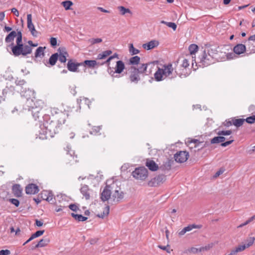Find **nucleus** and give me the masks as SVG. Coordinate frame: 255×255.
<instances>
[{
    "mask_svg": "<svg viewBox=\"0 0 255 255\" xmlns=\"http://www.w3.org/2000/svg\"><path fill=\"white\" fill-rule=\"evenodd\" d=\"M154 76L156 81H161L167 77L171 79L176 78V72H174L172 64L169 63L163 65L161 68L158 67Z\"/></svg>",
    "mask_w": 255,
    "mask_h": 255,
    "instance_id": "obj_1",
    "label": "nucleus"
},
{
    "mask_svg": "<svg viewBox=\"0 0 255 255\" xmlns=\"http://www.w3.org/2000/svg\"><path fill=\"white\" fill-rule=\"evenodd\" d=\"M11 50V54L17 57L20 55L25 56L32 53V49L28 45L15 44L13 42L11 43L7 46Z\"/></svg>",
    "mask_w": 255,
    "mask_h": 255,
    "instance_id": "obj_2",
    "label": "nucleus"
},
{
    "mask_svg": "<svg viewBox=\"0 0 255 255\" xmlns=\"http://www.w3.org/2000/svg\"><path fill=\"white\" fill-rule=\"evenodd\" d=\"M43 127L44 128L45 134L46 137L48 136L53 137L54 135L58 133L61 128L53 120L46 121L43 123Z\"/></svg>",
    "mask_w": 255,
    "mask_h": 255,
    "instance_id": "obj_3",
    "label": "nucleus"
},
{
    "mask_svg": "<svg viewBox=\"0 0 255 255\" xmlns=\"http://www.w3.org/2000/svg\"><path fill=\"white\" fill-rule=\"evenodd\" d=\"M215 51L216 50L212 48L204 49L200 57L199 63L204 67L208 66L213 63L214 54H216Z\"/></svg>",
    "mask_w": 255,
    "mask_h": 255,
    "instance_id": "obj_4",
    "label": "nucleus"
},
{
    "mask_svg": "<svg viewBox=\"0 0 255 255\" xmlns=\"http://www.w3.org/2000/svg\"><path fill=\"white\" fill-rule=\"evenodd\" d=\"M38 104V106L35 107L31 111L32 115L35 121L41 123L42 120L43 119V113L42 111V109L43 106V102L42 101H38L37 102Z\"/></svg>",
    "mask_w": 255,
    "mask_h": 255,
    "instance_id": "obj_5",
    "label": "nucleus"
},
{
    "mask_svg": "<svg viewBox=\"0 0 255 255\" xmlns=\"http://www.w3.org/2000/svg\"><path fill=\"white\" fill-rule=\"evenodd\" d=\"M132 175L136 179L144 180L148 176V170L144 167L136 168L132 171Z\"/></svg>",
    "mask_w": 255,
    "mask_h": 255,
    "instance_id": "obj_6",
    "label": "nucleus"
},
{
    "mask_svg": "<svg viewBox=\"0 0 255 255\" xmlns=\"http://www.w3.org/2000/svg\"><path fill=\"white\" fill-rule=\"evenodd\" d=\"M129 79L131 83H134L135 84L138 83V82L140 80V78L139 76V73L136 70V67L132 66L129 69Z\"/></svg>",
    "mask_w": 255,
    "mask_h": 255,
    "instance_id": "obj_7",
    "label": "nucleus"
},
{
    "mask_svg": "<svg viewBox=\"0 0 255 255\" xmlns=\"http://www.w3.org/2000/svg\"><path fill=\"white\" fill-rule=\"evenodd\" d=\"M226 140V138L223 136L219 135L213 137L211 140V144L219 143H221V145L222 147H226L230 144L232 143L234 141V139H231L226 142H224Z\"/></svg>",
    "mask_w": 255,
    "mask_h": 255,
    "instance_id": "obj_8",
    "label": "nucleus"
},
{
    "mask_svg": "<svg viewBox=\"0 0 255 255\" xmlns=\"http://www.w3.org/2000/svg\"><path fill=\"white\" fill-rule=\"evenodd\" d=\"M125 68V65L124 63L121 61L119 60L118 61L116 62V65L115 67V71H114L113 70L111 69V68L110 67L108 68V72L109 74L112 76V77H117V76H115L114 75L115 73L117 74H121L124 69Z\"/></svg>",
    "mask_w": 255,
    "mask_h": 255,
    "instance_id": "obj_9",
    "label": "nucleus"
},
{
    "mask_svg": "<svg viewBox=\"0 0 255 255\" xmlns=\"http://www.w3.org/2000/svg\"><path fill=\"white\" fill-rule=\"evenodd\" d=\"M166 179V176L164 175H159L152 178L148 182V185L150 187H156L160 184L162 183Z\"/></svg>",
    "mask_w": 255,
    "mask_h": 255,
    "instance_id": "obj_10",
    "label": "nucleus"
},
{
    "mask_svg": "<svg viewBox=\"0 0 255 255\" xmlns=\"http://www.w3.org/2000/svg\"><path fill=\"white\" fill-rule=\"evenodd\" d=\"M189 153L186 151H180L174 155L175 160L179 163L185 162L188 158Z\"/></svg>",
    "mask_w": 255,
    "mask_h": 255,
    "instance_id": "obj_11",
    "label": "nucleus"
},
{
    "mask_svg": "<svg viewBox=\"0 0 255 255\" xmlns=\"http://www.w3.org/2000/svg\"><path fill=\"white\" fill-rule=\"evenodd\" d=\"M112 185H106L101 194V199L103 202L108 201L112 196Z\"/></svg>",
    "mask_w": 255,
    "mask_h": 255,
    "instance_id": "obj_12",
    "label": "nucleus"
},
{
    "mask_svg": "<svg viewBox=\"0 0 255 255\" xmlns=\"http://www.w3.org/2000/svg\"><path fill=\"white\" fill-rule=\"evenodd\" d=\"M118 189H116L115 190L111 198L115 203H119L124 198V192L123 191H120V188H118Z\"/></svg>",
    "mask_w": 255,
    "mask_h": 255,
    "instance_id": "obj_13",
    "label": "nucleus"
},
{
    "mask_svg": "<svg viewBox=\"0 0 255 255\" xmlns=\"http://www.w3.org/2000/svg\"><path fill=\"white\" fill-rule=\"evenodd\" d=\"M27 27L30 31L31 34L34 37L37 36L38 32L35 30L34 25L32 22V15L31 14H28L27 15Z\"/></svg>",
    "mask_w": 255,
    "mask_h": 255,
    "instance_id": "obj_14",
    "label": "nucleus"
},
{
    "mask_svg": "<svg viewBox=\"0 0 255 255\" xmlns=\"http://www.w3.org/2000/svg\"><path fill=\"white\" fill-rule=\"evenodd\" d=\"M67 118V115L64 112H59V115H56L54 117L53 120L57 122V124L61 127L66 121Z\"/></svg>",
    "mask_w": 255,
    "mask_h": 255,
    "instance_id": "obj_15",
    "label": "nucleus"
},
{
    "mask_svg": "<svg viewBox=\"0 0 255 255\" xmlns=\"http://www.w3.org/2000/svg\"><path fill=\"white\" fill-rule=\"evenodd\" d=\"M20 93L21 96L26 98V99L34 98V91L29 88L27 89L26 87L23 89H20Z\"/></svg>",
    "mask_w": 255,
    "mask_h": 255,
    "instance_id": "obj_16",
    "label": "nucleus"
},
{
    "mask_svg": "<svg viewBox=\"0 0 255 255\" xmlns=\"http://www.w3.org/2000/svg\"><path fill=\"white\" fill-rule=\"evenodd\" d=\"M81 62L78 63L74 62L73 59H69L68 61L67 67L69 71L71 72H77L78 67L82 66Z\"/></svg>",
    "mask_w": 255,
    "mask_h": 255,
    "instance_id": "obj_17",
    "label": "nucleus"
},
{
    "mask_svg": "<svg viewBox=\"0 0 255 255\" xmlns=\"http://www.w3.org/2000/svg\"><path fill=\"white\" fill-rule=\"evenodd\" d=\"M38 191V186L33 183L29 184L25 187V192L27 194H35L37 193Z\"/></svg>",
    "mask_w": 255,
    "mask_h": 255,
    "instance_id": "obj_18",
    "label": "nucleus"
},
{
    "mask_svg": "<svg viewBox=\"0 0 255 255\" xmlns=\"http://www.w3.org/2000/svg\"><path fill=\"white\" fill-rule=\"evenodd\" d=\"M149 65L154 66V63L142 64L138 67H136V70H137V72H138V73H139L140 75H148L150 73V72H149L148 73H147V66Z\"/></svg>",
    "mask_w": 255,
    "mask_h": 255,
    "instance_id": "obj_19",
    "label": "nucleus"
},
{
    "mask_svg": "<svg viewBox=\"0 0 255 255\" xmlns=\"http://www.w3.org/2000/svg\"><path fill=\"white\" fill-rule=\"evenodd\" d=\"M80 192L86 200H89L90 198V193L91 190L87 185H82L80 189Z\"/></svg>",
    "mask_w": 255,
    "mask_h": 255,
    "instance_id": "obj_20",
    "label": "nucleus"
},
{
    "mask_svg": "<svg viewBox=\"0 0 255 255\" xmlns=\"http://www.w3.org/2000/svg\"><path fill=\"white\" fill-rule=\"evenodd\" d=\"M59 52L58 59L61 63H65L67 60V57L68 56L67 52L64 48H59L58 50Z\"/></svg>",
    "mask_w": 255,
    "mask_h": 255,
    "instance_id": "obj_21",
    "label": "nucleus"
},
{
    "mask_svg": "<svg viewBox=\"0 0 255 255\" xmlns=\"http://www.w3.org/2000/svg\"><path fill=\"white\" fill-rule=\"evenodd\" d=\"M233 50L235 54L240 55L246 51V47L243 44H238L234 47Z\"/></svg>",
    "mask_w": 255,
    "mask_h": 255,
    "instance_id": "obj_22",
    "label": "nucleus"
},
{
    "mask_svg": "<svg viewBox=\"0 0 255 255\" xmlns=\"http://www.w3.org/2000/svg\"><path fill=\"white\" fill-rule=\"evenodd\" d=\"M58 57L59 54L58 53H55L52 54V55L50 57L48 61L46 64H45V65L47 67H49L48 64H49L51 66L55 65L58 59Z\"/></svg>",
    "mask_w": 255,
    "mask_h": 255,
    "instance_id": "obj_23",
    "label": "nucleus"
},
{
    "mask_svg": "<svg viewBox=\"0 0 255 255\" xmlns=\"http://www.w3.org/2000/svg\"><path fill=\"white\" fill-rule=\"evenodd\" d=\"M12 193L16 197H20L22 196V189L19 184H14L12 188Z\"/></svg>",
    "mask_w": 255,
    "mask_h": 255,
    "instance_id": "obj_24",
    "label": "nucleus"
},
{
    "mask_svg": "<svg viewBox=\"0 0 255 255\" xmlns=\"http://www.w3.org/2000/svg\"><path fill=\"white\" fill-rule=\"evenodd\" d=\"M145 165L152 171H155L158 169V165L152 160H147Z\"/></svg>",
    "mask_w": 255,
    "mask_h": 255,
    "instance_id": "obj_25",
    "label": "nucleus"
},
{
    "mask_svg": "<svg viewBox=\"0 0 255 255\" xmlns=\"http://www.w3.org/2000/svg\"><path fill=\"white\" fill-rule=\"evenodd\" d=\"M158 42L156 40H151L148 43L143 44L142 47L146 50H150L158 45Z\"/></svg>",
    "mask_w": 255,
    "mask_h": 255,
    "instance_id": "obj_26",
    "label": "nucleus"
},
{
    "mask_svg": "<svg viewBox=\"0 0 255 255\" xmlns=\"http://www.w3.org/2000/svg\"><path fill=\"white\" fill-rule=\"evenodd\" d=\"M26 99L25 105L24 107V109L25 110H28V111L32 110L35 108L34 105H35V103L32 99Z\"/></svg>",
    "mask_w": 255,
    "mask_h": 255,
    "instance_id": "obj_27",
    "label": "nucleus"
},
{
    "mask_svg": "<svg viewBox=\"0 0 255 255\" xmlns=\"http://www.w3.org/2000/svg\"><path fill=\"white\" fill-rule=\"evenodd\" d=\"M82 66H87L89 68H94L97 65H99L100 63L97 62L95 60H86L84 62H81Z\"/></svg>",
    "mask_w": 255,
    "mask_h": 255,
    "instance_id": "obj_28",
    "label": "nucleus"
},
{
    "mask_svg": "<svg viewBox=\"0 0 255 255\" xmlns=\"http://www.w3.org/2000/svg\"><path fill=\"white\" fill-rule=\"evenodd\" d=\"M50 242V239L48 238H44L40 240L39 242L35 245V246L32 248H42L46 246L48 243Z\"/></svg>",
    "mask_w": 255,
    "mask_h": 255,
    "instance_id": "obj_29",
    "label": "nucleus"
},
{
    "mask_svg": "<svg viewBox=\"0 0 255 255\" xmlns=\"http://www.w3.org/2000/svg\"><path fill=\"white\" fill-rule=\"evenodd\" d=\"M175 72H176V77L177 76H178L180 78H185L188 76L189 73L187 71V69L185 68H182V69H175Z\"/></svg>",
    "mask_w": 255,
    "mask_h": 255,
    "instance_id": "obj_30",
    "label": "nucleus"
},
{
    "mask_svg": "<svg viewBox=\"0 0 255 255\" xmlns=\"http://www.w3.org/2000/svg\"><path fill=\"white\" fill-rule=\"evenodd\" d=\"M112 53V50H108L103 51L102 53H99L97 55V59L101 60L106 59L108 56H110Z\"/></svg>",
    "mask_w": 255,
    "mask_h": 255,
    "instance_id": "obj_31",
    "label": "nucleus"
},
{
    "mask_svg": "<svg viewBox=\"0 0 255 255\" xmlns=\"http://www.w3.org/2000/svg\"><path fill=\"white\" fill-rule=\"evenodd\" d=\"M45 47H39L36 50V51L34 54V56L35 58H42L44 56V49Z\"/></svg>",
    "mask_w": 255,
    "mask_h": 255,
    "instance_id": "obj_32",
    "label": "nucleus"
},
{
    "mask_svg": "<svg viewBox=\"0 0 255 255\" xmlns=\"http://www.w3.org/2000/svg\"><path fill=\"white\" fill-rule=\"evenodd\" d=\"M16 36V32L15 31H12L10 32L5 37V41L6 43L12 42L14 37Z\"/></svg>",
    "mask_w": 255,
    "mask_h": 255,
    "instance_id": "obj_33",
    "label": "nucleus"
},
{
    "mask_svg": "<svg viewBox=\"0 0 255 255\" xmlns=\"http://www.w3.org/2000/svg\"><path fill=\"white\" fill-rule=\"evenodd\" d=\"M233 125L237 127H240L242 126L245 122V119H232Z\"/></svg>",
    "mask_w": 255,
    "mask_h": 255,
    "instance_id": "obj_34",
    "label": "nucleus"
},
{
    "mask_svg": "<svg viewBox=\"0 0 255 255\" xmlns=\"http://www.w3.org/2000/svg\"><path fill=\"white\" fill-rule=\"evenodd\" d=\"M140 57L138 56H135L129 59V64L132 65H137L140 62Z\"/></svg>",
    "mask_w": 255,
    "mask_h": 255,
    "instance_id": "obj_35",
    "label": "nucleus"
},
{
    "mask_svg": "<svg viewBox=\"0 0 255 255\" xmlns=\"http://www.w3.org/2000/svg\"><path fill=\"white\" fill-rule=\"evenodd\" d=\"M71 216L78 221H85L87 220L88 218L83 216L82 215L75 214L71 213Z\"/></svg>",
    "mask_w": 255,
    "mask_h": 255,
    "instance_id": "obj_36",
    "label": "nucleus"
},
{
    "mask_svg": "<svg viewBox=\"0 0 255 255\" xmlns=\"http://www.w3.org/2000/svg\"><path fill=\"white\" fill-rule=\"evenodd\" d=\"M109 211H110V207L109 206H107L104 210L103 211L102 213L101 214H98L97 216V217L101 218H104L105 216H108L109 214Z\"/></svg>",
    "mask_w": 255,
    "mask_h": 255,
    "instance_id": "obj_37",
    "label": "nucleus"
},
{
    "mask_svg": "<svg viewBox=\"0 0 255 255\" xmlns=\"http://www.w3.org/2000/svg\"><path fill=\"white\" fill-rule=\"evenodd\" d=\"M189 50L191 55L195 54L198 49V47L196 44H192L189 46Z\"/></svg>",
    "mask_w": 255,
    "mask_h": 255,
    "instance_id": "obj_38",
    "label": "nucleus"
},
{
    "mask_svg": "<svg viewBox=\"0 0 255 255\" xmlns=\"http://www.w3.org/2000/svg\"><path fill=\"white\" fill-rule=\"evenodd\" d=\"M118 9L120 11L122 15H124L126 13H131V12L129 8H127L123 6H120L118 7Z\"/></svg>",
    "mask_w": 255,
    "mask_h": 255,
    "instance_id": "obj_39",
    "label": "nucleus"
},
{
    "mask_svg": "<svg viewBox=\"0 0 255 255\" xmlns=\"http://www.w3.org/2000/svg\"><path fill=\"white\" fill-rule=\"evenodd\" d=\"M62 4L66 10L71 9V6L73 5V2L70 0H66L62 2Z\"/></svg>",
    "mask_w": 255,
    "mask_h": 255,
    "instance_id": "obj_40",
    "label": "nucleus"
},
{
    "mask_svg": "<svg viewBox=\"0 0 255 255\" xmlns=\"http://www.w3.org/2000/svg\"><path fill=\"white\" fill-rule=\"evenodd\" d=\"M201 227V225H196L194 224H192L185 227L184 229H185L186 232H187L191 231L193 229H200Z\"/></svg>",
    "mask_w": 255,
    "mask_h": 255,
    "instance_id": "obj_41",
    "label": "nucleus"
},
{
    "mask_svg": "<svg viewBox=\"0 0 255 255\" xmlns=\"http://www.w3.org/2000/svg\"><path fill=\"white\" fill-rule=\"evenodd\" d=\"M129 51L131 54V55H135L138 54L139 52V51L135 48L133 47V45L132 44H130L129 46Z\"/></svg>",
    "mask_w": 255,
    "mask_h": 255,
    "instance_id": "obj_42",
    "label": "nucleus"
},
{
    "mask_svg": "<svg viewBox=\"0 0 255 255\" xmlns=\"http://www.w3.org/2000/svg\"><path fill=\"white\" fill-rule=\"evenodd\" d=\"M232 133V130H219L217 132V134L218 135H229L231 134Z\"/></svg>",
    "mask_w": 255,
    "mask_h": 255,
    "instance_id": "obj_43",
    "label": "nucleus"
},
{
    "mask_svg": "<svg viewBox=\"0 0 255 255\" xmlns=\"http://www.w3.org/2000/svg\"><path fill=\"white\" fill-rule=\"evenodd\" d=\"M9 93V89L7 87H6L5 89L2 90V96H0V103L2 101L4 100V97L6 95Z\"/></svg>",
    "mask_w": 255,
    "mask_h": 255,
    "instance_id": "obj_44",
    "label": "nucleus"
},
{
    "mask_svg": "<svg viewBox=\"0 0 255 255\" xmlns=\"http://www.w3.org/2000/svg\"><path fill=\"white\" fill-rule=\"evenodd\" d=\"M101 129V128L100 126H95L92 128V130L90 131V133L91 134H96L100 132Z\"/></svg>",
    "mask_w": 255,
    "mask_h": 255,
    "instance_id": "obj_45",
    "label": "nucleus"
},
{
    "mask_svg": "<svg viewBox=\"0 0 255 255\" xmlns=\"http://www.w3.org/2000/svg\"><path fill=\"white\" fill-rule=\"evenodd\" d=\"M49 194H50V191L43 190L40 193L41 198L43 200H46L47 197H48L47 196Z\"/></svg>",
    "mask_w": 255,
    "mask_h": 255,
    "instance_id": "obj_46",
    "label": "nucleus"
},
{
    "mask_svg": "<svg viewBox=\"0 0 255 255\" xmlns=\"http://www.w3.org/2000/svg\"><path fill=\"white\" fill-rule=\"evenodd\" d=\"M198 252H200L199 249H197V248H196L194 247H192L191 248H189L185 252V253H191V254H197Z\"/></svg>",
    "mask_w": 255,
    "mask_h": 255,
    "instance_id": "obj_47",
    "label": "nucleus"
},
{
    "mask_svg": "<svg viewBox=\"0 0 255 255\" xmlns=\"http://www.w3.org/2000/svg\"><path fill=\"white\" fill-rule=\"evenodd\" d=\"M246 122L248 124H253L255 123V115H253L248 117L245 119V122Z\"/></svg>",
    "mask_w": 255,
    "mask_h": 255,
    "instance_id": "obj_48",
    "label": "nucleus"
},
{
    "mask_svg": "<svg viewBox=\"0 0 255 255\" xmlns=\"http://www.w3.org/2000/svg\"><path fill=\"white\" fill-rule=\"evenodd\" d=\"M255 240V237H250L247 240V244L246 245V246H247V248H248L252 246Z\"/></svg>",
    "mask_w": 255,
    "mask_h": 255,
    "instance_id": "obj_49",
    "label": "nucleus"
},
{
    "mask_svg": "<svg viewBox=\"0 0 255 255\" xmlns=\"http://www.w3.org/2000/svg\"><path fill=\"white\" fill-rule=\"evenodd\" d=\"M102 41V39L100 38H91L89 40V42L91 43V44H95L96 43H100Z\"/></svg>",
    "mask_w": 255,
    "mask_h": 255,
    "instance_id": "obj_50",
    "label": "nucleus"
},
{
    "mask_svg": "<svg viewBox=\"0 0 255 255\" xmlns=\"http://www.w3.org/2000/svg\"><path fill=\"white\" fill-rule=\"evenodd\" d=\"M26 82L24 80H16L15 81V84L17 86H19L20 87V89H23L24 88L23 87V85L25 84Z\"/></svg>",
    "mask_w": 255,
    "mask_h": 255,
    "instance_id": "obj_51",
    "label": "nucleus"
},
{
    "mask_svg": "<svg viewBox=\"0 0 255 255\" xmlns=\"http://www.w3.org/2000/svg\"><path fill=\"white\" fill-rule=\"evenodd\" d=\"M44 233V230L37 231L31 235L32 238H33L34 239L42 235Z\"/></svg>",
    "mask_w": 255,
    "mask_h": 255,
    "instance_id": "obj_52",
    "label": "nucleus"
},
{
    "mask_svg": "<svg viewBox=\"0 0 255 255\" xmlns=\"http://www.w3.org/2000/svg\"><path fill=\"white\" fill-rule=\"evenodd\" d=\"M59 112H62V111L58 110L57 108H53L51 110V113L53 117V119H54V117L57 115H59Z\"/></svg>",
    "mask_w": 255,
    "mask_h": 255,
    "instance_id": "obj_53",
    "label": "nucleus"
},
{
    "mask_svg": "<svg viewBox=\"0 0 255 255\" xmlns=\"http://www.w3.org/2000/svg\"><path fill=\"white\" fill-rule=\"evenodd\" d=\"M255 219V215H254V216H252V217H251L246 222H245L243 224H241L238 227V228H242V227H244V226L248 224L249 223H250V222H251L252 221H253Z\"/></svg>",
    "mask_w": 255,
    "mask_h": 255,
    "instance_id": "obj_54",
    "label": "nucleus"
},
{
    "mask_svg": "<svg viewBox=\"0 0 255 255\" xmlns=\"http://www.w3.org/2000/svg\"><path fill=\"white\" fill-rule=\"evenodd\" d=\"M9 201L11 204L14 205L16 207H18L19 205V201L16 199H9Z\"/></svg>",
    "mask_w": 255,
    "mask_h": 255,
    "instance_id": "obj_55",
    "label": "nucleus"
},
{
    "mask_svg": "<svg viewBox=\"0 0 255 255\" xmlns=\"http://www.w3.org/2000/svg\"><path fill=\"white\" fill-rule=\"evenodd\" d=\"M189 63L188 60L186 59H184L183 60L182 65H181V67L182 68L186 69V68L188 67L189 66Z\"/></svg>",
    "mask_w": 255,
    "mask_h": 255,
    "instance_id": "obj_56",
    "label": "nucleus"
},
{
    "mask_svg": "<svg viewBox=\"0 0 255 255\" xmlns=\"http://www.w3.org/2000/svg\"><path fill=\"white\" fill-rule=\"evenodd\" d=\"M158 247L160 249L166 251L168 253H170L171 252V250H170V248H169L168 245H167V246H162L161 245H159V246H158Z\"/></svg>",
    "mask_w": 255,
    "mask_h": 255,
    "instance_id": "obj_57",
    "label": "nucleus"
},
{
    "mask_svg": "<svg viewBox=\"0 0 255 255\" xmlns=\"http://www.w3.org/2000/svg\"><path fill=\"white\" fill-rule=\"evenodd\" d=\"M167 26L172 28L174 30H175L177 28L176 24L174 22H168V23H167Z\"/></svg>",
    "mask_w": 255,
    "mask_h": 255,
    "instance_id": "obj_58",
    "label": "nucleus"
},
{
    "mask_svg": "<svg viewBox=\"0 0 255 255\" xmlns=\"http://www.w3.org/2000/svg\"><path fill=\"white\" fill-rule=\"evenodd\" d=\"M47 196L48 197L46 201L49 202H51V203L54 202L53 194H52L51 191H50V194H49Z\"/></svg>",
    "mask_w": 255,
    "mask_h": 255,
    "instance_id": "obj_59",
    "label": "nucleus"
},
{
    "mask_svg": "<svg viewBox=\"0 0 255 255\" xmlns=\"http://www.w3.org/2000/svg\"><path fill=\"white\" fill-rule=\"evenodd\" d=\"M247 248L246 245H240L238 247L236 248L238 252L243 251Z\"/></svg>",
    "mask_w": 255,
    "mask_h": 255,
    "instance_id": "obj_60",
    "label": "nucleus"
},
{
    "mask_svg": "<svg viewBox=\"0 0 255 255\" xmlns=\"http://www.w3.org/2000/svg\"><path fill=\"white\" fill-rule=\"evenodd\" d=\"M57 39L54 37H51L50 38V42L52 46L54 47L57 45Z\"/></svg>",
    "mask_w": 255,
    "mask_h": 255,
    "instance_id": "obj_61",
    "label": "nucleus"
},
{
    "mask_svg": "<svg viewBox=\"0 0 255 255\" xmlns=\"http://www.w3.org/2000/svg\"><path fill=\"white\" fill-rule=\"evenodd\" d=\"M10 252L8 250H1L0 251V255H9Z\"/></svg>",
    "mask_w": 255,
    "mask_h": 255,
    "instance_id": "obj_62",
    "label": "nucleus"
},
{
    "mask_svg": "<svg viewBox=\"0 0 255 255\" xmlns=\"http://www.w3.org/2000/svg\"><path fill=\"white\" fill-rule=\"evenodd\" d=\"M212 247V245H208L207 246H205L204 247H201L199 248V252H202L203 251H207L209 250Z\"/></svg>",
    "mask_w": 255,
    "mask_h": 255,
    "instance_id": "obj_63",
    "label": "nucleus"
},
{
    "mask_svg": "<svg viewBox=\"0 0 255 255\" xmlns=\"http://www.w3.org/2000/svg\"><path fill=\"white\" fill-rule=\"evenodd\" d=\"M69 208L73 211H76L78 209V207L76 205L73 204H70L69 206Z\"/></svg>",
    "mask_w": 255,
    "mask_h": 255,
    "instance_id": "obj_64",
    "label": "nucleus"
}]
</instances>
